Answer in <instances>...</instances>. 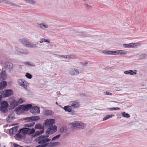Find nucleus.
I'll return each instance as SVG.
<instances>
[{"label": "nucleus", "mask_w": 147, "mask_h": 147, "mask_svg": "<svg viewBox=\"0 0 147 147\" xmlns=\"http://www.w3.org/2000/svg\"><path fill=\"white\" fill-rule=\"evenodd\" d=\"M9 105L7 101L5 100L2 101L0 103V111L3 113H7L8 111L7 107Z\"/></svg>", "instance_id": "nucleus-1"}, {"label": "nucleus", "mask_w": 147, "mask_h": 147, "mask_svg": "<svg viewBox=\"0 0 147 147\" xmlns=\"http://www.w3.org/2000/svg\"><path fill=\"white\" fill-rule=\"evenodd\" d=\"M13 94V91L11 89L5 90L2 92V94L4 97L10 96Z\"/></svg>", "instance_id": "nucleus-2"}, {"label": "nucleus", "mask_w": 147, "mask_h": 147, "mask_svg": "<svg viewBox=\"0 0 147 147\" xmlns=\"http://www.w3.org/2000/svg\"><path fill=\"white\" fill-rule=\"evenodd\" d=\"M57 127L55 125L49 126L46 130V133L52 134L57 131Z\"/></svg>", "instance_id": "nucleus-3"}, {"label": "nucleus", "mask_w": 147, "mask_h": 147, "mask_svg": "<svg viewBox=\"0 0 147 147\" xmlns=\"http://www.w3.org/2000/svg\"><path fill=\"white\" fill-rule=\"evenodd\" d=\"M102 53L104 54L107 55H118V50L117 51H108L106 50H103L102 51Z\"/></svg>", "instance_id": "nucleus-4"}, {"label": "nucleus", "mask_w": 147, "mask_h": 147, "mask_svg": "<svg viewBox=\"0 0 147 147\" xmlns=\"http://www.w3.org/2000/svg\"><path fill=\"white\" fill-rule=\"evenodd\" d=\"M18 82L20 86L25 89L27 88L28 84L26 81L22 79H18Z\"/></svg>", "instance_id": "nucleus-5"}, {"label": "nucleus", "mask_w": 147, "mask_h": 147, "mask_svg": "<svg viewBox=\"0 0 147 147\" xmlns=\"http://www.w3.org/2000/svg\"><path fill=\"white\" fill-rule=\"evenodd\" d=\"M55 123V120L54 119H46L44 123L43 124L45 125L46 126H51L53 125Z\"/></svg>", "instance_id": "nucleus-6"}, {"label": "nucleus", "mask_w": 147, "mask_h": 147, "mask_svg": "<svg viewBox=\"0 0 147 147\" xmlns=\"http://www.w3.org/2000/svg\"><path fill=\"white\" fill-rule=\"evenodd\" d=\"M40 119L39 116H34L30 117H28L24 118L25 120H27V121H34L39 120Z\"/></svg>", "instance_id": "nucleus-7"}, {"label": "nucleus", "mask_w": 147, "mask_h": 147, "mask_svg": "<svg viewBox=\"0 0 147 147\" xmlns=\"http://www.w3.org/2000/svg\"><path fill=\"white\" fill-rule=\"evenodd\" d=\"M63 108L65 111L70 113V114L72 115H74L75 113V111L72 109L70 105L65 106Z\"/></svg>", "instance_id": "nucleus-8"}, {"label": "nucleus", "mask_w": 147, "mask_h": 147, "mask_svg": "<svg viewBox=\"0 0 147 147\" xmlns=\"http://www.w3.org/2000/svg\"><path fill=\"white\" fill-rule=\"evenodd\" d=\"M72 126L74 127L82 129L85 127L86 125L83 123L78 122L73 123Z\"/></svg>", "instance_id": "nucleus-9"}, {"label": "nucleus", "mask_w": 147, "mask_h": 147, "mask_svg": "<svg viewBox=\"0 0 147 147\" xmlns=\"http://www.w3.org/2000/svg\"><path fill=\"white\" fill-rule=\"evenodd\" d=\"M30 112L34 115H37L40 113V108L37 106H34L31 109Z\"/></svg>", "instance_id": "nucleus-10"}, {"label": "nucleus", "mask_w": 147, "mask_h": 147, "mask_svg": "<svg viewBox=\"0 0 147 147\" xmlns=\"http://www.w3.org/2000/svg\"><path fill=\"white\" fill-rule=\"evenodd\" d=\"M45 134L44 135H41L42 138L43 140V141L44 143H46V142H49L51 141V139L48 138L49 136V135L51 134H49L48 133H46V131L45 132Z\"/></svg>", "instance_id": "nucleus-11"}, {"label": "nucleus", "mask_w": 147, "mask_h": 147, "mask_svg": "<svg viewBox=\"0 0 147 147\" xmlns=\"http://www.w3.org/2000/svg\"><path fill=\"white\" fill-rule=\"evenodd\" d=\"M69 105L73 109L78 108L80 105L78 102L76 101H71L69 103Z\"/></svg>", "instance_id": "nucleus-12"}, {"label": "nucleus", "mask_w": 147, "mask_h": 147, "mask_svg": "<svg viewBox=\"0 0 147 147\" xmlns=\"http://www.w3.org/2000/svg\"><path fill=\"white\" fill-rule=\"evenodd\" d=\"M16 50L18 52L26 55L28 54L29 53L28 50L26 49H22L18 48Z\"/></svg>", "instance_id": "nucleus-13"}, {"label": "nucleus", "mask_w": 147, "mask_h": 147, "mask_svg": "<svg viewBox=\"0 0 147 147\" xmlns=\"http://www.w3.org/2000/svg\"><path fill=\"white\" fill-rule=\"evenodd\" d=\"M22 105V110L26 111L29 110L31 109L32 107V105L31 104H28L24 105Z\"/></svg>", "instance_id": "nucleus-14"}, {"label": "nucleus", "mask_w": 147, "mask_h": 147, "mask_svg": "<svg viewBox=\"0 0 147 147\" xmlns=\"http://www.w3.org/2000/svg\"><path fill=\"white\" fill-rule=\"evenodd\" d=\"M70 73L71 75H76L79 74L78 70L75 68H71L70 71Z\"/></svg>", "instance_id": "nucleus-15"}, {"label": "nucleus", "mask_w": 147, "mask_h": 147, "mask_svg": "<svg viewBox=\"0 0 147 147\" xmlns=\"http://www.w3.org/2000/svg\"><path fill=\"white\" fill-rule=\"evenodd\" d=\"M137 70H130L125 71L124 72V73L126 74H129L130 75H133L136 74L137 73Z\"/></svg>", "instance_id": "nucleus-16"}, {"label": "nucleus", "mask_w": 147, "mask_h": 147, "mask_svg": "<svg viewBox=\"0 0 147 147\" xmlns=\"http://www.w3.org/2000/svg\"><path fill=\"white\" fill-rule=\"evenodd\" d=\"M5 67L7 69H10L12 68L13 65L10 62H6L4 63Z\"/></svg>", "instance_id": "nucleus-17"}, {"label": "nucleus", "mask_w": 147, "mask_h": 147, "mask_svg": "<svg viewBox=\"0 0 147 147\" xmlns=\"http://www.w3.org/2000/svg\"><path fill=\"white\" fill-rule=\"evenodd\" d=\"M6 78V75L5 71H2L0 73V80H5Z\"/></svg>", "instance_id": "nucleus-18"}, {"label": "nucleus", "mask_w": 147, "mask_h": 147, "mask_svg": "<svg viewBox=\"0 0 147 147\" xmlns=\"http://www.w3.org/2000/svg\"><path fill=\"white\" fill-rule=\"evenodd\" d=\"M7 82L5 81L0 82V90H2L7 86Z\"/></svg>", "instance_id": "nucleus-19"}, {"label": "nucleus", "mask_w": 147, "mask_h": 147, "mask_svg": "<svg viewBox=\"0 0 147 147\" xmlns=\"http://www.w3.org/2000/svg\"><path fill=\"white\" fill-rule=\"evenodd\" d=\"M123 47L125 48L135 47L137 46L136 43H130L127 44H123Z\"/></svg>", "instance_id": "nucleus-20"}, {"label": "nucleus", "mask_w": 147, "mask_h": 147, "mask_svg": "<svg viewBox=\"0 0 147 147\" xmlns=\"http://www.w3.org/2000/svg\"><path fill=\"white\" fill-rule=\"evenodd\" d=\"M18 129V126H16L10 129L9 130V132L13 135L15 134Z\"/></svg>", "instance_id": "nucleus-21"}, {"label": "nucleus", "mask_w": 147, "mask_h": 147, "mask_svg": "<svg viewBox=\"0 0 147 147\" xmlns=\"http://www.w3.org/2000/svg\"><path fill=\"white\" fill-rule=\"evenodd\" d=\"M2 2H4L5 3L9 5L10 6H19L17 4H16L13 3H12L10 1H0V3H2Z\"/></svg>", "instance_id": "nucleus-22"}, {"label": "nucleus", "mask_w": 147, "mask_h": 147, "mask_svg": "<svg viewBox=\"0 0 147 147\" xmlns=\"http://www.w3.org/2000/svg\"><path fill=\"white\" fill-rule=\"evenodd\" d=\"M20 41L26 47H28L30 42L26 38L22 39L20 40Z\"/></svg>", "instance_id": "nucleus-23"}, {"label": "nucleus", "mask_w": 147, "mask_h": 147, "mask_svg": "<svg viewBox=\"0 0 147 147\" xmlns=\"http://www.w3.org/2000/svg\"><path fill=\"white\" fill-rule=\"evenodd\" d=\"M30 131L29 128H25L20 130V132L22 131V133L23 134H28L29 131Z\"/></svg>", "instance_id": "nucleus-24"}, {"label": "nucleus", "mask_w": 147, "mask_h": 147, "mask_svg": "<svg viewBox=\"0 0 147 147\" xmlns=\"http://www.w3.org/2000/svg\"><path fill=\"white\" fill-rule=\"evenodd\" d=\"M38 44V42L34 43L31 42H30L28 47L32 48H37V45Z\"/></svg>", "instance_id": "nucleus-25"}, {"label": "nucleus", "mask_w": 147, "mask_h": 147, "mask_svg": "<svg viewBox=\"0 0 147 147\" xmlns=\"http://www.w3.org/2000/svg\"><path fill=\"white\" fill-rule=\"evenodd\" d=\"M41 136L38 137H37L35 140V141L36 142L38 141V143L39 144H43L44 143V142L43 141V140Z\"/></svg>", "instance_id": "nucleus-26"}, {"label": "nucleus", "mask_w": 147, "mask_h": 147, "mask_svg": "<svg viewBox=\"0 0 147 147\" xmlns=\"http://www.w3.org/2000/svg\"><path fill=\"white\" fill-rule=\"evenodd\" d=\"M18 105H19V103L16 100H14L10 103V105L12 106L13 109L17 106Z\"/></svg>", "instance_id": "nucleus-27"}, {"label": "nucleus", "mask_w": 147, "mask_h": 147, "mask_svg": "<svg viewBox=\"0 0 147 147\" xmlns=\"http://www.w3.org/2000/svg\"><path fill=\"white\" fill-rule=\"evenodd\" d=\"M44 115L46 116H49L53 114V112L50 110H44L43 111Z\"/></svg>", "instance_id": "nucleus-28"}, {"label": "nucleus", "mask_w": 147, "mask_h": 147, "mask_svg": "<svg viewBox=\"0 0 147 147\" xmlns=\"http://www.w3.org/2000/svg\"><path fill=\"white\" fill-rule=\"evenodd\" d=\"M127 53L126 51L125 50H118V55L121 56H124Z\"/></svg>", "instance_id": "nucleus-29"}, {"label": "nucleus", "mask_w": 147, "mask_h": 147, "mask_svg": "<svg viewBox=\"0 0 147 147\" xmlns=\"http://www.w3.org/2000/svg\"><path fill=\"white\" fill-rule=\"evenodd\" d=\"M44 126H42L40 123H37L36 124L35 127V128L36 129H39L42 130L44 128Z\"/></svg>", "instance_id": "nucleus-30"}, {"label": "nucleus", "mask_w": 147, "mask_h": 147, "mask_svg": "<svg viewBox=\"0 0 147 147\" xmlns=\"http://www.w3.org/2000/svg\"><path fill=\"white\" fill-rule=\"evenodd\" d=\"M38 26L40 28L45 29L48 27V26L44 23H41L38 25Z\"/></svg>", "instance_id": "nucleus-31"}, {"label": "nucleus", "mask_w": 147, "mask_h": 147, "mask_svg": "<svg viewBox=\"0 0 147 147\" xmlns=\"http://www.w3.org/2000/svg\"><path fill=\"white\" fill-rule=\"evenodd\" d=\"M147 56V55L145 53H143L142 54L138 55V58L139 59H145Z\"/></svg>", "instance_id": "nucleus-32"}, {"label": "nucleus", "mask_w": 147, "mask_h": 147, "mask_svg": "<svg viewBox=\"0 0 147 147\" xmlns=\"http://www.w3.org/2000/svg\"><path fill=\"white\" fill-rule=\"evenodd\" d=\"M14 116L13 115L9 114L6 118V120L7 122L10 121V120L13 119Z\"/></svg>", "instance_id": "nucleus-33"}, {"label": "nucleus", "mask_w": 147, "mask_h": 147, "mask_svg": "<svg viewBox=\"0 0 147 147\" xmlns=\"http://www.w3.org/2000/svg\"><path fill=\"white\" fill-rule=\"evenodd\" d=\"M122 116L123 117L126 118H129L130 117V115L127 113H126L125 112H123L121 113Z\"/></svg>", "instance_id": "nucleus-34"}, {"label": "nucleus", "mask_w": 147, "mask_h": 147, "mask_svg": "<svg viewBox=\"0 0 147 147\" xmlns=\"http://www.w3.org/2000/svg\"><path fill=\"white\" fill-rule=\"evenodd\" d=\"M114 115H110L106 116L103 118V120L105 121L107 120L109 118H112L114 116Z\"/></svg>", "instance_id": "nucleus-35"}, {"label": "nucleus", "mask_w": 147, "mask_h": 147, "mask_svg": "<svg viewBox=\"0 0 147 147\" xmlns=\"http://www.w3.org/2000/svg\"><path fill=\"white\" fill-rule=\"evenodd\" d=\"M44 131V129H42V130H41L40 131H37L35 133V134L37 136H38L39 135L42 134Z\"/></svg>", "instance_id": "nucleus-36"}, {"label": "nucleus", "mask_w": 147, "mask_h": 147, "mask_svg": "<svg viewBox=\"0 0 147 147\" xmlns=\"http://www.w3.org/2000/svg\"><path fill=\"white\" fill-rule=\"evenodd\" d=\"M61 136V135L59 134L53 137L52 139V141H53L59 139Z\"/></svg>", "instance_id": "nucleus-37"}, {"label": "nucleus", "mask_w": 147, "mask_h": 147, "mask_svg": "<svg viewBox=\"0 0 147 147\" xmlns=\"http://www.w3.org/2000/svg\"><path fill=\"white\" fill-rule=\"evenodd\" d=\"M21 109L22 110V105H19L18 107H16L15 109V111H17L20 110Z\"/></svg>", "instance_id": "nucleus-38"}, {"label": "nucleus", "mask_w": 147, "mask_h": 147, "mask_svg": "<svg viewBox=\"0 0 147 147\" xmlns=\"http://www.w3.org/2000/svg\"><path fill=\"white\" fill-rule=\"evenodd\" d=\"M45 143V145H46V147L47 146V147H53V144H52V142L49 143L48 142H46Z\"/></svg>", "instance_id": "nucleus-39"}, {"label": "nucleus", "mask_w": 147, "mask_h": 147, "mask_svg": "<svg viewBox=\"0 0 147 147\" xmlns=\"http://www.w3.org/2000/svg\"><path fill=\"white\" fill-rule=\"evenodd\" d=\"M78 34L82 36H86L87 34L85 32H78Z\"/></svg>", "instance_id": "nucleus-40"}, {"label": "nucleus", "mask_w": 147, "mask_h": 147, "mask_svg": "<svg viewBox=\"0 0 147 147\" xmlns=\"http://www.w3.org/2000/svg\"><path fill=\"white\" fill-rule=\"evenodd\" d=\"M25 76L27 78L29 79H31L32 78V75L29 73H26Z\"/></svg>", "instance_id": "nucleus-41"}, {"label": "nucleus", "mask_w": 147, "mask_h": 147, "mask_svg": "<svg viewBox=\"0 0 147 147\" xmlns=\"http://www.w3.org/2000/svg\"><path fill=\"white\" fill-rule=\"evenodd\" d=\"M66 128L65 127H62L60 129V131L62 133L65 132L66 131Z\"/></svg>", "instance_id": "nucleus-42"}, {"label": "nucleus", "mask_w": 147, "mask_h": 147, "mask_svg": "<svg viewBox=\"0 0 147 147\" xmlns=\"http://www.w3.org/2000/svg\"><path fill=\"white\" fill-rule=\"evenodd\" d=\"M40 144V145L36 146V147H46V145H45V143L41 144Z\"/></svg>", "instance_id": "nucleus-43"}, {"label": "nucleus", "mask_w": 147, "mask_h": 147, "mask_svg": "<svg viewBox=\"0 0 147 147\" xmlns=\"http://www.w3.org/2000/svg\"><path fill=\"white\" fill-rule=\"evenodd\" d=\"M26 1V3L32 4H34L35 3L34 1Z\"/></svg>", "instance_id": "nucleus-44"}, {"label": "nucleus", "mask_w": 147, "mask_h": 147, "mask_svg": "<svg viewBox=\"0 0 147 147\" xmlns=\"http://www.w3.org/2000/svg\"><path fill=\"white\" fill-rule=\"evenodd\" d=\"M53 144V146H56L57 145H59L60 144L59 142H52Z\"/></svg>", "instance_id": "nucleus-45"}, {"label": "nucleus", "mask_w": 147, "mask_h": 147, "mask_svg": "<svg viewBox=\"0 0 147 147\" xmlns=\"http://www.w3.org/2000/svg\"><path fill=\"white\" fill-rule=\"evenodd\" d=\"M20 133V132H19L15 136L16 137H18L19 138H22V135Z\"/></svg>", "instance_id": "nucleus-46"}, {"label": "nucleus", "mask_w": 147, "mask_h": 147, "mask_svg": "<svg viewBox=\"0 0 147 147\" xmlns=\"http://www.w3.org/2000/svg\"><path fill=\"white\" fill-rule=\"evenodd\" d=\"M24 64L26 65H30L31 66H34L32 64H30V62H26L24 63Z\"/></svg>", "instance_id": "nucleus-47"}, {"label": "nucleus", "mask_w": 147, "mask_h": 147, "mask_svg": "<svg viewBox=\"0 0 147 147\" xmlns=\"http://www.w3.org/2000/svg\"><path fill=\"white\" fill-rule=\"evenodd\" d=\"M17 102L19 103V104L22 103L23 102V100L21 98H20L19 99L18 101Z\"/></svg>", "instance_id": "nucleus-48"}, {"label": "nucleus", "mask_w": 147, "mask_h": 147, "mask_svg": "<svg viewBox=\"0 0 147 147\" xmlns=\"http://www.w3.org/2000/svg\"><path fill=\"white\" fill-rule=\"evenodd\" d=\"M42 40H43V42H47L48 43H49L50 42V41L48 39H46L44 38H42Z\"/></svg>", "instance_id": "nucleus-49"}, {"label": "nucleus", "mask_w": 147, "mask_h": 147, "mask_svg": "<svg viewBox=\"0 0 147 147\" xmlns=\"http://www.w3.org/2000/svg\"><path fill=\"white\" fill-rule=\"evenodd\" d=\"M13 146L14 147H23L22 146H20L18 144L16 143H14L13 144Z\"/></svg>", "instance_id": "nucleus-50"}, {"label": "nucleus", "mask_w": 147, "mask_h": 147, "mask_svg": "<svg viewBox=\"0 0 147 147\" xmlns=\"http://www.w3.org/2000/svg\"><path fill=\"white\" fill-rule=\"evenodd\" d=\"M35 131V129L34 128H32L29 132L30 134H32L34 133Z\"/></svg>", "instance_id": "nucleus-51"}, {"label": "nucleus", "mask_w": 147, "mask_h": 147, "mask_svg": "<svg viewBox=\"0 0 147 147\" xmlns=\"http://www.w3.org/2000/svg\"><path fill=\"white\" fill-rule=\"evenodd\" d=\"M64 58H72V57H71L70 55H65L64 56Z\"/></svg>", "instance_id": "nucleus-52"}, {"label": "nucleus", "mask_w": 147, "mask_h": 147, "mask_svg": "<svg viewBox=\"0 0 147 147\" xmlns=\"http://www.w3.org/2000/svg\"><path fill=\"white\" fill-rule=\"evenodd\" d=\"M85 5V7L87 8H90L92 7V6H90L87 4H86Z\"/></svg>", "instance_id": "nucleus-53"}, {"label": "nucleus", "mask_w": 147, "mask_h": 147, "mask_svg": "<svg viewBox=\"0 0 147 147\" xmlns=\"http://www.w3.org/2000/svg\"><path fill=\"white\" fill-rule=\"evenodd\" d=\"M105 93L107 95H112V93H111L109 92H105Z\"/></svg>", "instance_id": "nucleus-54"}, {"label": "nucleus", "mask_w": 147, "mask_h": 147, "mask_svg": "<svg viewBox=\"0 0 147 147\" xmlns=\"http://www.w3.org/2000/svg\"><path fill=\"white\" fill-rule=\"evenodd\" d=\"M107 109L109 111H114L115 110V107L109 108Z\"/></svg>", "instance_id": "nucleus-55"}, {"label": "nucleus", "mask_w": 147, "mask_h": 147, "mask_svg": "<svg viewBox=\"0 0 147 147\" xmlns=\"http://www.w3.org/2000/svg\"><path fill=\"white\" fill-rule=\"evenodd\" d=\"M35 124L34 122H33L32 123H31L30 124H29V126L30 127L32 126H33Z\"/></svg>", "instance_id": "nucleus-56"}, {"label": "nucleus", "mask_w": 147, "mask_h": 147, "mask_svg": "<svg viewBox=\"0 0 147 147\" xmlns=\"http://www.w3.org/2000/svg\"><path fill=\"white\" fill-rule=\"evenodd\" d=\"M88 63L87 62H85L84 63L82 64V65L83 66L86 65L88 64Z\"/></svg>", "instance_id": "nucleus-57"}, {"label": "nucleus", "mask_w": 147, "mask_h": 147, "mask_svg": "<svg viewBox=\"0 0 147 147\" xmlns=\"http://www.w3.org/2000/svg\"><path fill=\"white\" fill-rule=\"evenodd\" d=\"M57 55L59 58L61 57H63L64 58V56H65V55Z\"/></svg>", "instance_id": "nucleus-58"}, {"label": "nucleus", "mask_w": 147, "mask_h": 147, "mask_svg": "<svg viewBox=\"0 0 147 147\" xmlns=\"http://www.w3.org/2000/svg\"><path fill=\"white\" fill-rule=\"evenodd\" d=\"M24 126L25 127H30L29 126V124H25L24 125Z\"/></svg>", "instance_id": "nucleus-59"}, {"label": "nucleus", "mask_w": 147, "mask_h": 147, "mask_svg": "<svg viewBox=\"0 0 147 147\" xmlns=\"http://www.w3.org/2000/svg\"><path fill=\"white\" fill-rule=\"evenodd\" d=\"M120 109V108L119 107H115V110H119Z\"/></svg>", "instance_id": "nucleus-60"}, {"label": "nucleus", "mask_w": 147, "mask_h": 147, "mask_svg": "<svg viewBox=\"0 0 147 147\" xmlns=\"http://www.w3.org/2000/svg\"><path fill=\"white\" fill-rule=\"evenodd\" d=\"M36 134H35V133L34 134H32V137H35L36 136Z\"/></svg>", "instance_id": "nucleus-61"}, {"label": "nucleus", "mask_w": 147, "mask_h": 147, "mask_svg": "<svg viewBox=\"0 0 147 147\" xmlns=\"http://www.w3.org/2000/svg\"><path fill=\"white\" fill-rule=\"evenodd\" d=\"M2 95H0V100H1L2 98Z\"/></svg>", "instance_id": "nucleus-62"}, {"label": "nucleus", "mask_w": 147, "mask_h": 147, "mask_svg": "<svg viewBox=\"0 0 147 147\" xmlns=\"http://www.w3.org/2000/svg\"><path fill=\"white\" fill-rule=\"evenodd\" d=\"M40 43H42L43 42V40H42V38L40 39V40L39 41Z\"/></svg>", "instance_id": "nucleus-63"}, {"label": "nucleus", "mask_w": 147, "mask_h": 147, "mask_svg": "<svg viewBox=\"0 0 147 147\" xmlns=\"http://www.w3.org/2000/svg\"><path fill=\"white\" fill-rule=\"evenodd\" d=\"M70 56H71V57H72V58L73 57H74V55H70Z\"/></svg>", "instance_id": "nucleus-64"}]
</instances>
